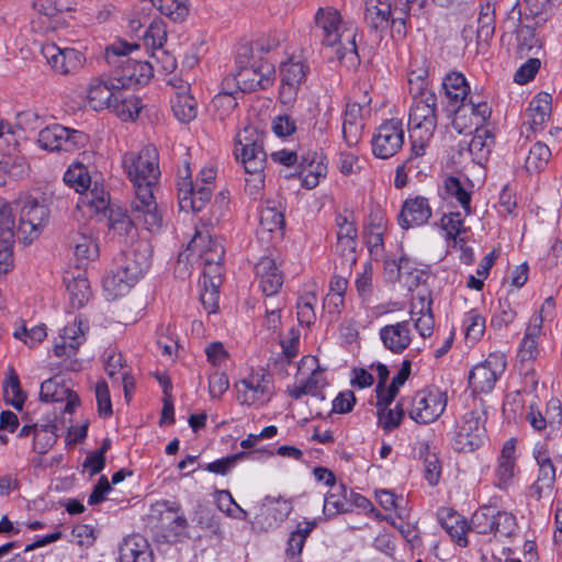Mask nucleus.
Wrapping results in <instances>:
<instances>
[{"label": "nucleus", "mask_w": 562, "mask_h": 562, "mask_svg": "<svg viewBox=\"0 0 562 562\" xmlns=\"http://www.w3.org/2000/svg\"><path fill=\"white\" fill-rule=\"evenodd\" d=\"M158 150L153 145L144 146L139 151H128L123 156L122 165L133 183L135 196L132 200V213L153 227L160 222V213L154 196L160 169Z\"/></svg>", "instance_id": "nucleus-1"}, {"label": "nucleus", "mask_w": 562, "mask_h": 562, "mask_svg": "<svg viewBox=\"0 0 562 562\" xmlns=\"http://www.w3.org/2000/svg\"><path fill=\"white\" fill-rule=\"evenodd\" d=\"M138 49L139 45L125 41H117L105 49L106 63L113 68L111 76L122 90L146 85L153 77V66L148 61L128 56Z\"/></svg>", "instance_id": "nucleus-2"}, {"label": "nucleus", "mask_w": 562, "mask_h": 562, "mask_svg": "<svg viewBox=\"0 0 562 562\" xmlns=\"http://www.w3.org/2000/svg\"><path fill=\"white\" fill-rule=\"evenodd\" d=\"M437 95L424 90L414 99L408 115V132L411 142L409 159L425 155L437 126Z\"/></svg>", "instance_id": "nucleus-3"}, {"label": "nucleus", "mask_w": 562, "mask_h": 562, "mask_svg": "<svg viewBox=\"0 0 562 562\" xmlns=\"http://www.w3.org/2000/svg\"><path fill=\"white\" fill-rule=\"evenodd\" d=\"M315 33L323 45L336 47L339 59L348 54L357 56L356 33L342 25L340 13L331 8H319L314 16Z\"/></svg>", "instance_id": "nucleus-4"}, {"label": "nucleus", "mask_w": 562, "mask_h": 562, "mask_svg": "<svg viewBox=\"0 0 562 562\" xmlns=\"http://www.w3.org/2000/svg\"><path fill=\"white\" fill-rule=\"evenodd\" d=\"M235 155L240 159L245 172L251 179H246L250 193H257L263 187V170L267 161V154L263 149L261 137L252 128H245L236 136Z\"/></svg>", "instance_id": "nucleus-5"}, {"label": "nucleus", "mask_w": 562, "mask_h": 562, "mask_svg": "<svg viewBox=\"0 0 562 562\" xmlns=\"http://www.w3.org/2000/svg\"><path fill=\"white\" fill-rule=\"evenodd\" d=\"M426 3L427 0H405L400 2L401 7L398 3H395L392 9L390 3H373L369 1L366 7L364 20L375 31L385 29L390 21H392L393 25L400 23L405 27L407 20L426 16Z\"/></svg>", "instance_id": "nucleus-6"}, {"label": "nucleus", "mask_w": 562, "mask_h": 562, "mask_svg": "<svg viewBox=\"0 0 562 562\" xmlns=\"http://www.w3.org/2000/svg\"><path fill=\"white\" fill-rule=\"evenodd\" d=\"M178 199L181 211L200 212L204 209L212 196V187L204 184L191 178V169L188 162H184L182 170L178 175Z\"/></svg>", "instance_id": "nucleus-7"}, {"label": "nucleus", "mask_w": 562, "mask_h": 562, "mask_svg": "<svg viewBox=\"0 0 562 562\" xmlns=\"http://www.w3.org/2000/svg\"><path fill=\"white\" fill-rule=\"evenodd\" d=\"M406 400L408 416L418 424L437 420L447 406V395L439 390H420Z\"/></svg>", "instance_id": "nucleus-8"}, {"label": "nucleus", "mask_w": 562, "mask_h": 562, "mask_svg": "<svg viewBox=\"0 0 562 562\" xmlns=\"http://www.w3.org/2000/svg\"><path fill=\"white\" fill-rule=\"evenodd\" d=\"M88 136L78 130L53 124L40 131L37 143L48 151H74L86 146Z\"/></svg>", "instance_id": "nucleus-9"}, {"label": "nucleus", "mask_w": 562, "mask_h": 562, "mask_svg": "<svg viewBox=\"0 0 562 562\" xmlns=\"http://www.w3.org/2000/svg\"><path fill=\"white\" fill-rule=\"evenodd\" d=\"M404 125L401 119L383 121L376 128L371 139L372 153L381 159L395 156L404 145Z\"/></svg>", "instance_id": "nucleus-10"}, {"label": "nucleus", "mask_w": 562, "mask_h": 562, "mask_svg": "<svg viewBox=\"0 0 562 562\" xmlns=\"http://www.w3.org/2000/svg\"><path fill=\"white\" fill-rule=\"evenodd\" d=\"M485 413L470 411L465 413L459 425L453 440V448L460 452H472L477 449L485 438Z\"/></svg>", "instance_id": "nucleus-11"}, {"label": "nucleus", "mask_w": 562, "mask_h": 562, "mask_svg": "<svg viewBox=\"0 0 562 562\" xmlns=\"http://www.w3.org/2000/svg\"><path fill=\"white\" fill-rule=\"evenodd\" d=\"M18 235L31 243L49 222V210L47 205L33 198H25L21 201Z\"/></svg>", "instance_id": "nucleus-12"}, {"label": "nucleus", "mask_w": 562, "mask_h": 562, "mask_svg": "<svg viewBox=\"0 0 562 562\" xmlns=\"http://www.w3.org/2000/svg\"><path fill=\"white\" fill-rule=\"evenodd\" d=\"M235 386L237 400L243 405H265L273 395L271 376L265 372H252Z\"/></svg>", "instance_id": "nucleus-13"}, {"label": "nucleus", "mask_w": 562, "mask_h": 562, "mask_svg": "<svg viewBox=\"0 0 562 562\" xmlns=\"http://www.w3.org/2000/svg\"><path fill=\"white\" fill-rule=\"evenodd\" d=\"M506 369L503 353H491L487 359L475 366L469 375V385L474 393H490Z\"/></svg>", "instance_id": "nucleus-14"}, {"label": "nucleus", "mask_w": 562, "mask_h": 562, "mask_svg": "<svg viewBox=\"0 0 562 562\" xmlns=\"http://www.w3.org/2000/svg\"><path fill=\"white\" fill-rule=\"evenodd\" d=\"M308 70V66L303 60L294 57L281 64L279 99L283 104L290 105L296 100L299 90L306 80Z\"/></svg>", "instance_id": "nucleus-15"}, {"label": "nucleus", "mask_w": 562, "mask_h": 562, "mask_svg": "<svg viewBox=\"0 0 562 562\" xmlns=\"http://www.w3.org/2000/svg\"><path fill=\"white\" fill-rule=\"evenodd\" d=\"M180 505L176 502L160 501L150 508V517L161 522V528L167 531L162 535L167 542H175L183 535L188 527L187 518L183 515H176Z\"/></svg>", "instance_id": "nucleus-16"}, {"label": "nucleus", "mask_w": 562, "mask_h": 562, "mask_svg": "<svg viewBox=\"0 0 562 562\" xmlns=\"http://www.w3.org/2000/svg\"><path fill=\"white\" fill-rule=\"evenodd\" d=\"M233 80L241 92L266 90L273 85L274 67L270 63H261L238 69Z\"/></svg>", "instance_id": "nucleus-17"}, {"label": "nucleus", "mask_w": 562, "mask_h": 562, "mask_svg": "<svg viewBox=\"0 0 562 562\" xmlns=\"http://www.w3.org/2000/svg\"><path fill=\"white\" fill-rule=\"evenodd\" d=\"M522 13L518 2H516L507 14L505 24L512 23L515 27L517 53L520 57H527L530 53L537 54L541 47L542 42L536 34L532 25L521 24Z\"/></svg>", "instance_id": "nucleus-18"}, {"label": "nucleus", "mask_w": 562, "mask_h": 562, "mask_svg": "<svg viewBox=\"0 0 562 562\" xmlns=\"http://www.w3.org/2000/svg\"><path fill=\"white\" fill-rule=\"evenodd\" d=\"M41 53L52 69L60 75H68L77 71L83 64L82 54L75 48H59L54 43L42 46Z\"/></svg>", "instance_id": "nucleus-19"}, {"label": "nucleus", "mask_w": 562, "mask_h": 562, "mask_svg": "<svg viewBox=\"0 0 562 562\" xmlns=\"http://www.w3.org/2000/svg\"><path fill=\"white\" fill-rule=\"evenodd\" d=\"M109 222L110 231L123 243H128L136 237L137 225H143L144 228L149 232L157 231L161 225L160 221L156 226L150 227L144 222V220L136 218L132 212L131 215H126L121 212L112 211Z\"/></svg>", "instance_id": "nucleus-20"}, {"label": "nucleus", "mask_w": 562, "mask_h": 562, "mask_svg": "<svg viewBox=\"0 0 562 562\" xmlns=\"http://www.w3.org/2000/svg\"><path fill=\"white\" fill-rule=\"evenodd\" d=\"M383 346L395 355L402 353L412 341L411 322L403 321L396 324L385 325L380 331Z\"/></svg>", "instance_id": "nucleus-21"}, {"label": "nucleus", "mask_w": 562, "mask_h": 562, "mask_svg": "<svg viewBox=\"0 0 562 562\" xmlns=\"http://www.w3.org/2000/svg\"><path fill=\"white\" fill-rule=\"evenodd\" d=\"M189 249L198 250L204 263H222L224 259L225 250L222 241L210 235L209 232L196 231L189 244Z\"/></svg>", "instance_id": "nucleus-22"}, {"label": "nucleus", "mask_w": 562, "mask_h": 562, "mask_svg": "<svg viewBox=\"0 0 562 562\" xmlns=\"http://www.w3.org/2000/svg\"><path fill=\"white\" fill-rule=\"evenodd\" d=\"M430 216L431 209L428 200L423 196H416L404 202L398 215V223L402 228L407 229L427 223Z\"/></svg>", "instance_id": "nucleus-23"}, {"label": "nucleus", "mask_w": 562, "mask_h": 562, "mask_svg": "<svg viewBox=\"0 0 562 562\" xmlns=\"http://www.w3.org/2000/svg\"><path fill=\"white\" fill-rule=\"evenodd\" d=\"M119 85L114 83L112 76L108 80H95L88 90V103L94 111L111 109L113 101L119 98Z\"/></svg>", "instance_id": "nucleus-24"}, {"label": "nucleus", "mask_w": 562, "mask_h": 562, "mask_svg": "<svg viewBox=\"0 0 562 562\" xmlns=\"http://www.w3.org/2000/svg\"><path fill=\"white\" fill-rule=\"evenodd\" d=\"M255 272L259 279V286L267 296H273L283 284V274L278 269L273 259L262 257L255 266Z\"/></svg>", "instance_id": "nucleus-25"}, {"label": "nucleus", "mask_w": 562, "mask_h": 562, "mask_svg": "<svg viewBox=\"0 0 562 562\" xmlns=\"http://www.w3.org/2000/svg\"><path fill=\"white\" fill-rule=\"evenodd\" d=\"M543 321L541 314H533L530 317L518 350L520 361H532L538 357Z\"/></svg>", "instance_id": "nucleus-26"}, {"label": "nucleus", "mask_w": 562, "mask_h": 562, "mask_svg": "<svg viewBox=\"0 0 562 562\" xmlns=\"http://www.w3.org/2000/svg\"><path fill=\"white\" fill-rule=\"evenodd\" d=\"M119 562H153V551L140 535L124 538L119 548Z\"/></svg>", "instance_id": "nucleus-27"}, {"label": "nucleus", "mask_w": 562, "mask_h": 562, "mask_svg": "<svg viewBox=\"0 0 562 562\" xmlns=\"http://www.w3.org/2000/svg\"><path fill=\"white\" fill-rule=\"evenodd\" d=\"M59 341L54 345V352L58 357H70L76 353L79 346L85 340L83 322L81 318H75L74 322L64 327Z\"/></svg>", "instance_id": "nucleus-28"}, {"label": "nucleus", "mask_w": 562, "mask_h": 562, "mask_svg": "<svg viewBox=\"0 0 562 562\" xmlns=\"http://www.w3.org/2000/svg\"><path fill=\"white\" fill-rule=\"evenodd\" d=\"M535 458L539 467V472L537 481L530 487V494L537 499H540L544 495H550L553 490L555 468L549 456L544 452H538Z\"/></svg>", "instance_id": "nucleus-29"}, {"label": "nucleus", "mask_w": 562, "mask_h": 562, "mask_svg": "<svg viewBox=\"0 0 562 562\" xmlns=\"http://www.w3.org/2000/svg\"><path fill=\"white\" fill-rule=\"evenodd\" d=\"M438 519L452 540L460 547L468 546L467 532L469 531V524L465 518L450 508H441L438 512Z\"/></svg>", "instance_id": "nucleus-30"}, {"label": "nucleus", "mask_w": 562, "mask_h": 562, "mask_svg": "<svg viewBox=\"0 0 562 562\" xmlns=\"http://www.w3.org/2000/svg\"><path fill=\"white\" fill-rule=\"evenodd\" d=\"M349 492L342 483L330 486V491L325 495L323 513L331 518L338 514L352 510V504L349 501Z\"/></svg>", "instance_id": "nucleus-31"}, {"label": "nucleus", "mask_w": 562, "mask_h": 562, "mask_svg": "<svg viewBox=\"0 0 562 562\" xmlns=\"http://www.w3.org/2000/svg\"><path fill=\"white\" fill-rule=\"evenodd\" d=\"M497 483L501 488H506L515 476V441L509 439L505 442L495 471Z\"/></svg>", "instance_id": "nucleus-32"}, {"label": "nucleus", "mask_w": 562, "mask_h": 562, "mask_svg": "<svg viewBox=\"0 0 562 562\" xmlns=\"http://www.w3.org/2000/svg\"><path fill=\"white\" fill-rule=\"evenodd\" d=\"M418 303L420 305L417 308V303L412 302L411 306V319L414 322V326L419 335L424 338L431 336L435 321L431 313V300H427L425 296H418Z\"/></svg>", "instance_id": "nucleus-33"}, {"label": "nucleus", "mask_w": 562, "mask_h": 562, "mask_svg": "<svg viewBox=\"0 0 562 562\" xmlns=\"http://www.w3.org/2000/svg\"><path fill=\"white\" fill-rule=\"evenodd\" d=\"M16 153L18 143L15 138L0 151V157L3 158V161L1 162L3 173H7L14 179L23 178L29 172V165L25 158L19 156Z\"/></svg>", "instance_id": "nucleus-34"}, {"label": "nucleus", "mask_w": 562, "mask_h": 562, "mask_svg": "<svg viewBox=\"0 0 562 562\" xmlns=\"http://www.w3.org/2000/svg\"><path fill=\"white\" fill-rule=\"evenodd\" d=\"M494 144V134L485 127H479L475 128V134L468 144V150L473 160L481 165L483 161L487 160Z\"/></svg>", "instance_id": "nucleus-35"}, {"label": "nucleus", "mask_w": 562, "mask_h": 562, "mask_svg": "<svg viewBox=\"0 0 562 562\" xmlns=\"http://www.w3.org/2000/svg\"><path fill=\"white\" fill-rule=\"evenodd\" d=\"M418 456L424 463V477L430 486H436L441 476V464L428 441H418Z\"/></svg>", "instance_id": "nucleus-36"}, {"label": "nucleus", "mask_w": 562, "mask_h": 562, "mask_svg": "<svg viewBox=\"0 0 562 562\" xmlns=\"http://www.w3.org/2000/svg\"><path fill=\"white\" fill-rule=\"evenodd\" d=\"M69 303L72 308H81L90 300L92 292L89 280L81 273L71 279L65 278Z\"/></svg>", "instance_id": "nucleus-37"}, {"label": "nucleus", "mask_w": 562, "mask_h": 562, "mask_svg": "<svg viewBox=\"0 0 562 562\" xmlns=\"http://www.w3.org/2000/svg\"><path fill=\"white\" fill-rule=\"evenodd\" d=\"M72 247L79 266H83L99 257V245L91 234L78 233L72 239Z\"/></svg>", "instance_id": "nucleus-38"}, {"label": "nucleus", "mask_w": 562, "mask_h": 562, "mask_svg": "<svg viewBox=\"0 0 562 562\" xmlns=\"http://www.w3.org/2000/svg\"><path fill=\"white\" fill-rule=\"evenodd\" d=\"M442 88L451 105L459 102L464 103L468 100L469 85L461 72L448 74L442 81Z\"/></svg>", "instance_id": "nucleus-39"}, {"label": "nucleus", "mask_w": 562, "mask_h": 562, "mask_svg": "<svg viewBox=\"0 0 562 562\" xmlns=\"http://www.w3.org/2000/svg\"><path fill=\"white\" fill-rule=\"evenodd\" d=\"M495 26V4L490 1L481 3L476 29L477 42L487 44L494 36Z\"/></svg>", "instance_id": "nucleus-40"}, {"label": "nucleus", "mask_w": 562, "mask_h": 562, "mask_svg": "<svg viewBox=\"0 0 562 562\" xmlns=\"http://www.w3.org/2000/svg\"><path fill=\"white\" fill-rule=\"evenodd\" d=\"M550 95L544 93L533 99L527 109V123L535 132L542 130L543 124L550 116Z\"/></svg>", "instance_id": "nucleus-41"}, {"label": "nucleus", "mask_w": 562, "mask_h": 562, "mask_svg": "<svg viewBox=\"0 0 562 562\" xmlns=\"http://www.w3.org/2000/svg\"><path fill=\"white\" fill-rule=\"evenodd\" d=\"M143 105L140 100L133 94H125L124 90H119L117 100L113 101L111 111L122 121H134Z\"/></svg>", "instance_id": "nucleus-42"}, {"label": "nucleus", "mask_w": 562, "mask_h": 562, "mask_svg": "<svg viewBox=\"0 0 562 562\" xmlns=\"http://www.w3.org/2000/svg\"><path fill=\"white\" fill-rule=\"evenodd\" d=\"M121 263L132 268V272L142 277L151 263L149 246L145 243L138 244L136 248L124 255Z\"/></svg>", "instance_id": "nucleus-43"}, {"label": "nucleus", "mask_w": 562, "mask_h": 562, "mask_svg": "<svg viewBox=\"0 0 562 562\" xmlns=\"http://www.w3.org/2000/svg\"><path fill=\"white\" fill-rule=\"evenodd\" d=\"M121 263L132 268V272L142 277L151 263L149 246L145 243L138 244L136 248L124 255Z\"/></svg>", "instance_id": "nucleus-44"}, {"label": "nucleus", "mask_w": 562, "mask_h": 562, "mask_svg": "<svg viewBox=\"0 0 562 562\" xmlns=\"http://www.w3.org/2000/svg\"><path fill=\"white\" fill-rule=\"evenodd\" d=\"M121 263L132 268V272L142 277L151 263L149 246L145 243L138 244L136 248L124 255Z\"/></svg>", "instance_id": "nucleus-45"}, {"label": "nucleus", "mask_w": 562, "mask_h": 562, "mask_svg": "<svg viewBox=\"0 0 562 562\" xmlns=\"http://www.w3.org/2000/svg\"><path fill=\"white\" fill-rule=\"evenodd\" d=\"M159 12L175 23H182L189 15V0H155L150 1Z\"/></svg>", "instance_id": "nucleus-46"}, {"label": "nucleus", "mask_w": 562, "mask_h": 562, "mask_svg": "<svg viewBox=\"0 0 562 562\" xmlns=\"http://www.w3.org/2000/svg\"><path fill=\"white\" fill-rule=\"evenodd\" d=\"M443 196L446 199H456L463 209L465 215L472 214L471 192H469L461 181L456 177H448L443 181Z\"/></svg>", "instance_id": "nucleus-47"}, {"label": "nucleus", "mask_w": 562, "mask_h": 562, "mask_svg": "<svg viewBox=\"0 0 562 562\" xmlns=\"http://www.w3.org/2000/svg\"><path fill=\"white\" fill-rule=\"evenodd\" d=\"M63 179L66 186L74 189L80 195L89 190L91 184V177L87 167L79 162L69 166Z\"/></svg>", "instance_id": "nucleus-48"}, {"label": "nucleus", "mask_w": 562, "mask_h": 562, "mask_svg": "<svg viewBox=\"0 0 562 562\" xmlns=\"http://www.w3.org/2000/svg\"><path fill=\"white\" fill-rule=\"evenodd\" d=\"M315 527L316 520L305 521L303 524H299L296 529L290 533L285 550V553L290 559L297 558L302 553L306 538Z\"/></svg>", "instance_id": "nucleus-49"}, {"label": "nucleus", "mask_w": 562, "mask_h": 562, "mask_svg": "<svg viewBox=\"0 0 562 562\" xmlns=\"http://www.w3.org/2000/svg\"><path fill=\"white\" fill-rule=\"evenodd\" d=\"M200 283L202 285V292L200 294L202 305L207 313H215L218 308V289L222 284V280L217 274L212 277V279H210L207 274L205 281H200Z\"/></svg>", "instance_id": "nucleus-50"}, {"label": "nucleus", "mask_w": 562, "mask_h": 562, "mask_svg": "<svg viewBox=\"0 0 562 562\" xmlns=\"http://www.w3.org/2000/svg\"><path fill=\"white\" fill-rule=\"evenodd\" d=\"M550 158V148L544 143L537 142L529 148L525 168L528 172H540L547 167Z\"/></svg>", "instance_id": "nucleus-51"}, {"label": "nucleus", "mask_w": 562, "mask_h": 562, "mask_svg": "<svg viewBox=\"0 0 562 562\" xmlns=\"http://www.w3.org/2000/svg\"><path fill=\"white\" fill-rule=\"evenodd\" d=\"M495 524V508L491 506L480 507L471 517L469 530L480 535L493 532Z\"/></svg>", "instance_id": "nucleus-52"}, {"label": "nucleus", "mask_w": 562, "mask_h": 562, "mask_svg": "<svg viewBox=\"0 0 562 562\" xmlns=\"http://www.w3.org/2000/svg\"><path fill=\"white\" fill-rule=\"evenodd\" d=\"M69 396V387L64 385L58 376L45 380L41 384L40 398L42 402H64Z\"/></svg>", "instance_id": "nucleus-53"}, {"label": "nucleus", "mask_w": 562, "mask_h": 562, "mask_svg": "<svg viewBox=\"0 0 562 562\" xmlns=\"http://www.w3.org/2000/svg\"><path fill=\"white\" fill-rule=\"evenodd\" d=\"M3 390L7 401L16 409L21 411L26 400L25 393L22 391L20 380L15 371L11 368L10 374L3 382Z\"/></svg>", "instance_id": "nucleus-54"}, {"label": "nucleus", "mask_w": 562, "mask_h": 562, "mask_svg": "<svg viewBox=\"0 0 562 562\" xmlns=\"http://www.w3.org/2000/svg\"><path fill=\"white\" fill-rule=\"evenodd\" d=\"M542 413L549 426L547 438L554 441L557 438V432L560 431V425L562 423V404L560 400L551 398L547 403L546 409Z\"/></svg>", "instance_id": "nucleus-55"}, {"label": "nucleus", "mask_w": 562, "mask_h": 562, "mask_svg": "<svg viewBox=\"0 0 562 562\" xmlns=\"http://www.w3.org/2000/svg\"><path fill=\"white\" fill-rule=\"evenodd\" d=\"M175 116L182 123H189L196 117L198 102L193 95H182L180 100H171Z\"/></svg>", "instance_id": "nucleus-56"}, {"label": "nucleus", "mask_w": 562, "mask_h": 562, "mask_svg": "<svg viewBox=\"0 0 562 562\" xmlns=\"http://www.w3.org/2000/svg\"><path fill=\"white\" fill-rule=\"evenodd\" d=\"M300 169L299 177L302 186L310 190L314 189L319 182L324 167L321 164L314 165V160H310L308 157H302Z\"/></svg>", "instance_id": "nucleus-57"}, {"label": "nucleus", "mask_w": 562, "mask_h": 562, "mask_svg": "<svg viewBox=\"0 0 562 562\" xmlns=\"http://www.w3.org/2000/svg\"><path fill=\"white\" fill-rule=\"evenodd\" d=\"M317 302L315 293L310 292L301 296L296 304L297 321L301 325L311 326L316 321L314 306Z\"/></svg>", "instance_id": "nucleus-58"}, {"label": "nucleus", "mask_w": 562, "mask_h": 562, "mask_svg": "<svg viewBox=\"0 0 562 562\" xmlns=\"http://www.w3.org/2000/svg\"><path fill=\"white\" fill-rule=\"evenodd\" d=\"M79 203L90 206L95 213L105 212L109 207V194L95 184L92 190L80 195Z\"/></svg>", "instance_id": "nucleus-59"}, {"label": "nucleus", "mask_w": 562, "mask_h": 562, "mask_svg": "<svg viewBox=\"0 0 562 562\" xmlns=\"http://www.w3.org/2000/svg\"><path fill=\"white\" fill-rule=\"evenodd\" d=\"M273 202L268 201L266 206L260 212V224L269 232L280 229L284 226V214L278 210Z\"/></svg>", "instance_id": "nucleus-60"}, {"label": "nucleus", "mask_w": 562, "mask_h": 562, "mask_svg": "<svg viewBox=\"0 0 562 562\" xmlns=\"http://www.w3.org/2000/svg\"><path fill=\"white\" fill-rule=\"evenodd\" d=\"M465 337L472 342L477 341L485 330V318L476 311H470L464 318Z\"/></svg>", "instance_id": "nucleus-61"}, {"label": "nucleus", "mask_w": 562, "mask_h": 562, "mask_svg": "<svg viewBox=\"0 0 562 562\" xmlns=\"http://www.w3.org/2000/svg\"><path fill=\"white\" fill-rule=\"evenodd\" d=\"M405 412H407V400H401L394 409H386L385 412H379V418L382 423V427L385 430H392L398 427Z\"/></svg>", "instance_id": "nucleus-62"}, {"label": "nucleus", "mask_w": 562, "mask_h": 562, "mask_svg": "<svg viewBox=\"0 0 562 562\" xmlns=\"http://www.w3.org/2000/svg\"><path fill=\"white\" fill-rule=\"evenodd\" d=\"M454 115L452 119V127L459 134L471 132L475 130L474 119L469 112V109L464 103H460L456 109L452 110Z\"/></svg>", "instance_id": "nucleus-63"}, {"label": "nucleus", "mask_w": 562, "mask_h": 562, "mask_svg": "<svg viewBox=\"0 0 562 562\" xmlns=\"http://www.w3.org/2000/svg\"><path fill=\"white\" fill-rule=\"evenodd\" d=\"M144 40L146 45L151 46L153 48H162L167 41V31L164 22H151L144 34Z\"/></svg>", "instance_id": "nucleus-64"}]
</instances>
